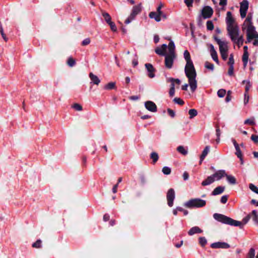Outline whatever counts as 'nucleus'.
Instances as JSON below:
<instances>
[{"label": "nucleus", "instance_id": "1", "mask_svg": "<svg viewBox=\"0 0 258 258\" xmlns=\"http://www.w3.org/2000/svg\"><path fill=\"white\" fill-rule=\"evenodd\" d=\"M183 55L184 58L186 61L184 69L185 73L188 80L189 86L192 92H194L197 88L196 71L190 59L189 52L187 50H185Z\"/></svg>", "mask_w": 258, "mask_h": 258}, {"label": "nucleus", "instance_id": "2", "mask_svg": "<svg viewBox=\"0 0 258 258\" xmlns=\"http://www.w3.org/2000/svg\"><path fill=\"white\" fill-rule=\"evenodd\" d=\"M242 30H246L247 41L250 42L252 39L254 40L253 44L258 46V33L255 30V27L252 25V15L248 14L242 26Z\"/></svg>", "mask_w": 258, "mask_h": 258}, {"label": "nucleus", "instance_id": "3", "mask_svg": "<svg viewBox=\"0 0 258 258\" xmlns=\"http://www.w3.org/2000/svg\"><path fill=\"white\" fill-rule=\"evenodd\" d=\"M227 30L232 41L241 36L240 31L235 19L233 17L231 12H227L226 17Z\"/></svg>", "mask_w": 258, "mask_h": 258}, {"label": "nucleus", "instance_id": "4", "mask_svg": "<svg viewBox=\"0 0 258 258\" xmlns=\"http://www.w3.org/2000/svg\"><path fill=\"white\" fill-rule=\"evenodd\" d=\"M175 48L174 42L171 41L168 45V53L165 55V64L166 67L168 69L172 68L173 60L176 57Z\"/></svg>", "mask_w": 258, "mask_h": 258}, {"label": "nucleus", "instance_id": "5", "mask_svg": "<svg viewBox=\"0 0 258 258\" xmlns=\"http://www.w3.org/2000/svg\"><path fill=\"white\" fill-rule=\"evenodd\" d=\"M214 218L219 222H222L225 224L233 225L235 226L242 227L243 224L240 221L233 220L229 217L224 216L222 214H215L214 215Z\"/></svg>", "mask_w": 258, "mask_h": 258}, {"label": "nucleus", "instance_id": "6", "mask_svg": "<svg viewBox=\"0 0 258 258\" xmlns=\"http://www.w3.org/2000/svg\"><path fill=\"white\" fill-rule=\"evenodd\" d=\"M206 204V201L205 200L199 198H195L190 199L186 202L184 204V206L187 208L192 209L203 207Z\"/></svg>", "mask_w": 258, "mask_h": 258}, {"label": "nucleus", "instance_id": "7", "mask_svg": "<svg viewBox=\"0 0 258 258\" xmlns=\"http://www.w3.org/2000/svg\"><path fill=\"white\" fill-rule=\"evenodd\" d=\"M142 4H139L137 5L134 6L132 10V12L130 15L128 16L127 18L125 21V23L126 24H128L130 23L134 19L136 16L139 14L142 11Z\"/></svg>", "mask_w": 258, "mask_h": 258}, {"label": "nucleus", "instance_id": "8", "mask_svg": "<svg viewBox=\"0 0 258 258\" xmlns=\"http://www.w3.org/2000/svg\"><path fill=\"white\" fill-rule=\"evenodd\" d=\"M240 14L242 18L245 17L248 8V2L247 0H243L240 4Z\"/></svg>", "mask_w": 258, "mask_h": 258}, {"label": "nucleus", "instance_id": "9", "mask_svg": "<svg viewBox=\"0 0 258 258\" xmlns=\"http://www.w3.org/2000/svg\"><path fill=\"white\" fill-rule=\"evenodd\" d=\"M175 198V191L173 189L170 188L168 190L167 194V200L168 205L171 207L173 205V201Z\"/></svg>", "mask_w": 258, "mask_h": 258}, {"label": "nucleus", "instance_id": "10", "mask_svg": "<svg viewBox=\"0 0 258 258\" xmlns=\"http://www.w3.org/2000/svg\"><path fill=\"white\" fill-rule=\"evenodd\" d=\"M202 16L204 19L210 18L213 13V10L209 6L205 7L202 10Z\"/></svg>", "mask_w": 258, "mask_h": 258}, {"label": "nucleus", "instance_id": "11", "mask_svg": "<svg viewBox=\"0 0 258 258\" xmlns=\"http://www.w3.org/2000/svg\"><path fill=\"white\" fill-rule=\"evenodd\" d=\"M215 40L219 45V50L220 52L228 51V47L227 43L226 42L222 41L217 38H216Z\"/></svg>", "mask_w": 258, "mask_h": 258}, {"label": "nucleus", "instance_id": "12", "mask_svg": "<svg viewBox=\"0 0 258 258\" xmlns=\"http://www.w3.org/2000/svg\"><path fill=\"white\" fill-rule=\"evenodd\" d=\"M211 246L213 248H228L230 247V245L226 242H217L212 243Z\"/></svg>", "mask_w": 258, "mask_h": 258}, {"label": "nucleus", "instance_id": "13", "mask_svg": "<svg viewBox=\"0 0 258 258\" xmlns=\"http://www.w3.org/2000/svg\"><path fill=\"white\" fill-rule=\"evenodd\" d=\"M145 106L146 108L150 111L154 112L157 111V106L153 102L148 101L145 102Z\"/></svg>", "mask_w": 258, "mask_h": 258}, {"label": "nucleus", "instance_id": "14", "mask_svg": "<svg viewBox=\"0 0 258 258\" xmlns=\"http://www.w3.org/2000/svg\"><path fill=\"white\" fill-rule=\"evenodd\" d=\"M215 181L219 180L223 177H224L226 175V172L225 170H219L217 171L216 173L212 175Z\"/></svg>", "mask_w": 258, "mask_h": 258}, {"label": "nucleus", "instance_id": "15", "mask_svg": "<svg viewBox=\"0 0 258 258\" xmlns=\"http://www.w3.org/2000/svg\"><path fill=\"white\" fill-rule=\"evenodd\" d=\"M168 48V46L166 44H163L160 47H157L155 49V52L160 55H165L166 54L165 53L166 49Z\"/></svg>", "mask_w": 258, "mask_h": 258}, {"label": "nucleus", "instance_id": "16", "mask_svg": "<svg viewBox=\"0 0 258 258\" xmlns=\"http://www.w3.org/2000/svg\"><path fill=\"white\" fill-rule=\"evenodd\" d=\"M145 67L149 72L148 76L149 77L153 78L155 76L154 69L153 66L150 63H146Z\"/></svg>", "mask_w": 258, "mask_h": 258}, {"label": "nucleus", "instance_id": "17", "mask_svg": "<svg viewBox=\"0 0 258 258\" xmlns=\"http://www.w3.org/2000/svg\"><path fill=\"white\" fill-rule=\"evenodd\" d=\"M210 147L209 146H207L204 148V150L202 152V153L200 156V164H201L203 162V160L205 158V157L207 155V154L210 152Z\"/></svg>", "mask_w": 258, "mask_h": 258}, {"label": "nucleus", "instance_id": "18", "mask_svg": "<svg viewBox=\"0 0 258 258\" xmlns=\"http://www.w3.org/2000/svg\"><path fill=\"white\" fill-rule=\"evenodd\" d=\"M89 77L93 84L96 85H99L100 82V80L96 75L93 74L92 73H90L89 74Z\"/></svg>", "mask_w": 258, "mask_h": 258}, {"label": "nucleus", "instance_id": "19", "mask_svg": "<svg viewBox=\"0 0 258 258\" xmlns=\"http://www.w3.org/2000/svg\"><path fill=\"white\" fill-rule=\"evenodd\" d=\"M215 180L211 175V176H208L205 180L202 182V185L203 186H206L212 183Z\"/></svg>", "mask_w": 258, "mask_h": 258}, {"label": "nucleus", "instance_id": "20", "mask_svg": "<svg viewBox=\"0 0 258 258\" xmlns=\"http://www.w3.org/2000/svg\"><path fill=\"white\" fill-rule=\"evenodd\" d=\"M202 232V230L198 227L195 226L192 227L188 232L189 235H192L195 233H200Z\"/></svg>", "mask_w": 258, "mask_h": 258}, {"label": "nucleus", "instance_id": "21", "mask_svg": "<svg viewBox=\"0 0 258 258\" xmlns=\"http://www.w3.org/2000/svg\"><path fill=\"white\" fill-rule=\"evenodd\" d=\"M225 189L224 186H218L212 192V195L214 196L217 195L222 193Z\"/></svg>", "mask_w": 258, "mask_h": 258}, {"label": "nucleus", "instance_id": "22", "mask_svg": "<svg viewBox=\"0 0 258 258\" xmlns=\"http://www.w3.org/2000/svg\"><path fill=\"white\" fill-rule=\"evenodd\" d=\"M149 17L151 19H154L157 22L161 21L160 18L157 13L152 12L149 14Z\"/></svg>", "mask_w": 258, "mask_h": 258}, {"label": "nucleus", "instance_id": "23", "mask_svg": "<svg viewBox=\"0 0 258 258\" xmlns=\"http://www.w3.org/2000/svg\"><path fill=\"white\" fill-rule=\"evenodd\" d=\"M102 15L107 24L112 21L111 18L108 13L103 12L102 13Z\"/></svg>", "mask_w": 258, "mask_h": 258}, {"label": "nucleus", "instance_id": "24", "mask_svg": "<svg viewBox=\"0 0 258 258\" xmlns=\"http://www.w3.org/2000/svg\"><path fill=\"white\" fill-rule=\"evenodd\" d=\"M251 218H252V220L254 221L256 224L258 223V214L257 212L255 210H253L252 211L250 214Z\"/></svg>", "mask_w": 258, "mask_h": 258}, {"label": "nucleus", "instance_id": "25", "mask_svg": "<svg viewBox=\"0 0 258 258\" xmlns=\"http://www.w3.org/2000/svg\"><path fill=\"white\" fill-rule=\"evenodd\" d=\"M76 60L70 56L68 58L67 63L70 67H73L76 64Z\"/></svg>", "mask_w": 258, "mask_h": 258}, {"label": "nucleus", "instance_id": "26", "mask_svg": "<svg viewBox=\"0 0 258 258\" xmlns=\"http://www.w3.org/2000/svg\"><path fill=\"white\" fill-rule=\"evenodd\" d=\"M225 176L226 177L228 181L230 184H235L236 183V179L234 176L227 175L226 173V175H225Z\"/></svg>", "mask_w": 258, "mask_h": 258}, {"label": "nucleus", "instance_id": "27", "mask_svg": "<svg viewBox=\"0 0 258 258\" xmlns=\"http://www.w3.org/2000/svg\"><path fill=\"white\" fill-rule=\"evenodd\" d=\"M244 41L243 35L239 37L236 38V40L232 41L233 42L238 44V45L240 47L241 45L243 44Z\"/></svg>", "mask_w": 258, "mask_h": 258}, {"label": "nucleus", "instance_id": "28", "mask_svg": "<svg viewBox=\"0 0 258 258\" xmlns=\"http://www.w3.org/2000/svg\"><path fill=\"white\" fill-rule=\"evenodd\" d=\"M248 60V53H243V56H242V61L243 62V65L244 67H245L247 64Z\"/></svg>", "mask_w": 258, "mask_h": 258}, {"label": "nucleus", "instance_id": "29", "mask_svg": "<svg viewBox=\"0 0 258 258\" xmlns=\"http://www.w3.org/2000/svg\"><path fill=\"white\" fill-rule=\"evenodd\" d=\"M188 114L189 115V118L191 119L197 115L198 112L195 109H191L189 110Z\"/></svg>", "mask_w": 258, "mask_h": 258}, {"label": "nucleus", "instance_id": "30", "mask_svg": "<svg viewBox=\"0 0 258 258\" xmlns=\"http://www.w3.org/2000/svg\"><path fill=\"white\" fill-rule=\"evenodd\" d=\"M177 151L181 154L185 155L187 154V150L182 146H179L177 149Z\"/></svg>", "mask_w": 258, "mask_h": 258}, {"label": "nucleus", "instance_id": "31", "mask_svg": "<svg viewBox=\"0 0 258 258\" xmlns=\"http://www.w3.org/2000/svg\"><path fill=\"white\" fill-rule=\"evenodd\" d=\"M151 158L153 159V163H156L158 160L159 156L157 153L152 152L151 154Z\"/></svg>", "mask_w": 258, "mask_h": 258}, {"label": "nucleus", "instance_id": "32", "mask_svg": "<svg viewBox=\"0 0 258 258\" xmlns=\"http://www.w3.org/2000/svg\"><path fill=\"white\" fill-rule=\"evenodd\" d=\"M115 87V83L114 82H110L106 84L104 88L107 90H111L114 89Z\"/></svg>", "mask_w": 258, "mask_h": 258}, {"label": "nucleus", "instance_id": "33", "mask_svg": "<svg viewBox=\"0 0 258 258\" xmlns=\"http://www.w3.org/2000/svg\"><path fill=\"white\" fill-rule=\"evenodd\" d=\"M162 172L165 175H169L171 172V169L167 166H164L162 168Z\"/></svg>", "mask_w": 258, "mask_h": 258}, {"label": "nucleus", "instance_id": "34", "mask_svg": "<svg viewBox=\"0 0 258 258\" xmlns=\"http://www.w3.org/2000/svg\"><path fill=\"white\" fill-rule=\"evenodd\" d=\"M205 67L206 68H207V69H209L211 71L214 70V66L213 64L211 63L208 61H206L205 62Z\"/></svg>", "mask_w": 258, "mask_h": 258}, {"label": "nucleus", "instance_id": "35", "mask_svg": "<svg viewBox=\"0 0 258 258\" xmlns=\"http://www.w3.org/2000/svg\"><path fill=\"white\" fill-rule=\"evenodd\" d=\"M207 28L209 30H213L214 29V24L213 22L211 21H208L207 22Z\"/></svg>", "mask_w": 258, "mask_h": 258}, {"label": "nucleus", "instance_id": "36", "mask_svg": "<svg viewBox=\"0 0 258 258\" xmlns=\"http://www.w3.org/2000/svg\"><path fill=\"white\" fill-rule=\"evenodd\" d=\"M32 246L34 248H38L41 246V240L40 239L37 240L35 242L32 244Z\"/></svg>", "mask_w": 258, "mask_h": 258}, {"label": "nucleus", "instance_id": "37", "mask_svg": "<svg viewBox=\"0 0 258 258\" xmlns=\"http://www.w3.org/2000/svg\"><path fill=\"white\" fill-rule=\"evenodd\" d=\"M169 95L171 97H173L175 93V84H171V88L169 90Z\"/></svg>", "mask_w": 258, "mask_h": 258}, {"label": "nucleus", "instance_id": "38", "mask_svg": "<svg viewBox=\"0 0 258 258\" xmlns=\"http://www.w3.org/2000/svg\"><path fill=\"white\" fill-rule=\"evenodd\" d=\"M108 24L109 25L110 29L112 31L116 32L117 31L116 26L114 22L111 21L110 23H108Z\"/></svg>", "mask_w": 258, "mask_h": 258}, {"label": "nucleus", "instance_id": "39", "mask_svg": "<svg viewBox=\"0 0 258 258\" xmlns=\"http://www.w3.org/2000/svg\"><path fill=\"white\" fill-rule=\"evenodd\" d=\"M72 107L77 111H81L82 110V106L78 103H75L72 105Z\"/></svg>", "mask_w": 258, "mask_h": 258}, {"label": "nucleus", "instance_id": "40", "mask_svg": "<svg viewBox=\"0 0 258 258\" xmlns=\"http://www.w3.org/2000/svg\"><path fill=\"white\" fill-rule=\"evenodd\" d=\"M169 82L171 83V84H174L175 83L179 85L180 84V81L178 79L169 78L168 80Z\"/></svg>", "mask_w": 258, "mask_h": 258}, {"label": "nucleus", "instance_id": "41", "mask_svg": "<svg viewBox=\"0 0 258 258\" xmlns=\"http://www.w3.org/2000/svg\"><path fill=\"white\" fill-rule=\"evenodd\" d=\"M211 56H212V58L213 59V60L214 61H215L217 62V63L218 64L219 60H218V58L217 52H214L211 53Z\"/></svg>", "mask_w": 258, "mask_h": 258}, {"label": "nucleus", "instance_id": "42", "mask_svg": "<svg viewBox=\"0 0 258 258\" xmlns=\"http://www.w3.org/2000/svg\"><path fill=\"white\" fill-rule=\"evenodd\" d=\"M249 188L253 191V192H255L256 194H258V188L255 186L254 184L250 183L249 185Z\"/></svg>", "mask_w": 258, "mask_h": 258}, {"label": "nucleus", "instance_id": "43", "mask_svg": "<svg viewBox=\"0 0 258 258\" xmlns=\"http://www.w3.org/2000/svg\"><path fill=\"white\" fill-rule=\"evenodd\" d=\"M217 94L219 97H223L226 94V90L220 89L218 91Z\"/></svg>", "mask_w": 258, "mask_h": 258}, {"label": "nucleus", "instance_id": "44", "mask_svg": "<svg viewBox=\"0 0 258 258\" xmlns=\"http://www.w3.org/2000/svg\"><path fill=\"white\" fill-rule=\"evenodd\" d=\"M234 63V60L233 58V55L232 54H231L229 58V61L228 62V63L230 66H233Z\"/></svg>", "mask_w": 258, "mask_h": 258}, {"label": "nucleus", "instance_id": "45", "mask_svg": "<svg viewBox=\"0 0 258 258\" xmlns=\"http://www.w3.org/2000/svg\"><path fill=\"white\" fill-rule=\"evenodd\" d=\"M255 251L253 248H251L249 251L248 258H254Z\"/></svg>", "mask_w": 258, "mask_h": 258}, {"label": "nucleus", "instance_id": "46", "mask_svg": "<svg viewBox=\"0 0 258 258\" xmlns=\"http://www.w3.org/2000/svg\"><path fill=\"white\" fill-rule=\"evenodd\" d=\"M0 33H1V34L2 35V36L3 37V39L6 41H8V38H7V37H6V35L4 33L3 27H2V26L1 25H0Z\"/></svg>", "mask_w": 258, "mask_h": 258}, {"label": "nucleus", "instance_id": "47", "mask_svg": "<svg viewBox=\"0 0 258 258\" xmlns=\"http://www.w3.org/2000/svg\"><path fill=\"white\" fill-rule=\"evenodd\" d=\"M236 149V155H237V156L241 160L242 159V153L241 152V151L240 150V148H239V147H237V148H235Z\"/></svg>", "mask_w": 258, "mask_h": 258}, {"label": "nucleus", "instance_id": "48", "mask_svg": "<svg viewBox=\"0 0 258 258\" xmlns=\"http://www.w3.org/2000/svg\"><path fill=\"white\" fill-rule=\"evenodd\" d=\"M174 102L180 105H182L184 103L183 101L180 98H175L173 100Z\"/></svg>", "mask_w": 258, "mask_h": 258}, {"label": "nucleus", "instance_id": "49", "mask_svg": "<svg viewBox=\"0 0 258 258\" xmlns=\"http://www.w3.org/2000/svg\"><path fill=\"white\" fill-rule=\"evenodd\" d=\"M200 243L202 246H204L207 243V240L205 237H200L199 238Z\"/></svg>", "mask_w": 258, "mask_h": 258}, {"label": "nucleus", "instance_id": "50", "mask_svg": "<svg viewBox=\"0 0 258 258\" xmlns=\"http://www.w3.org/2000/svg\"><path fill=\"white\" fill-rule=\"evenodd\" d=\"M244 123L253 125L255 124V122H254V119L253 118H250V119H247L245 120L244 121Z\"/></svg>", "mask_w": 258, "mask_h": 258}, {"label": "nucleus", "instance_id": "51", "mask_svg": "<svg viewBox=\"0 0 258 258\" xmlns=\"http://www.w3.org/2000/svg\"><path fill=\"white\" fill-rule=\"evenodd\" d=\"M91 41L90 38H87L85 39L82 42V44L84 46L87 45L90 43Z\"/></svg>", "mask_w": 258, "mask_h": 258}, {"label": "nucleus", "instance_id": "52", "mask_svg": "<svg viewBox=\"0 0 258 258\" xmlns=\"http://www.w3.org/2000/svg\"><path fill=\"white\" fill-rule=\"evenodd\" d=\"M184 3L188 7H192L193 0H184Z\"/></svg>", "mask_w": 258, "mask_h": 258}, {"label": "nucleus", "instance_id": "53", "mask_svg": "<svg viewBox=\"0 0 258 258\" xmlns=\"http://www.w3.org/2000/svg\"><path fill=\"white\" fill-rule=\"evenodd\" d=\"M251 139L255 143H258V136L252 135L251 136Z\"/></svg>", "mask_w": 258, "mask_h": 258}, {"label": "nucleus", "instance_id": "54", "mask_svg": "<svg viewBox=\"0 0 258 258\" xmlns=\"http://www.w3.org/2000/svg\"><path fill=\"white\" fill-rule=\"evenodd\" d=\"M221 56L224 60H226L228 57L227 51L220 52Z\"/></svg>", "mask_w": 258, "mask_h": 258}, {"label": "nucleus", "instance_id": "55", "mask_svg": "<svg viewBox=\"0 0 258 258\" xmlns=\"http://www.w3.org/2000/svg\"><path fill=\"white\" fill-rule=\"evenodd\" d=\"M228 73L229 75L232 76L234 74V68L233 66H230Z\"/></svg>", "mask_w": 258, "mask_h": 258}, {"label": "nucleus", "instance_id": "56", "mask_svg": "<svg viewBox=\"0 0 258 258\" xmlns=\"http://www.w3.org/2000/svg\"><path fill=\"white\" fill-rule=\"evenodd\" d=\"M249 101V96L247 93L244 94V104H246L248 103Z\"/></svg>", "mask_w": 258, "mask_h": 258}, {"label": "nucleus", "instance_id": "57", "mask_svg": "<svg viewBox=\"0 0 258 258\" xmlns=\"http://www.w3.org/2000/svg\"><path fill=\"white\" fill-rule=\"evenodd\" d=\"M157 13L159 15V17L160 18V19L161 18H163L164 19H166V15H165L161 11H159V12H157Z\"/></svg>", "mask_w": 258, "mask_h": 258}, {"label": "nucleus", "instance_id": "58", "mask_svg": "<svg viewBox=\"0 0 258 258\" xmlns=\"http://www.w3.org/2000/svg\"><path fill=\"white\" fill-rule=\"evenodd\" d=\"M157 13L159 15V17L160 18V19L161 18H163L164 19H166V15H165L161 11H159V12H157Z\"/></svg>", "mask_w": 258, "mask_h": 258}, {"label": "nucleus", "instance_id": "59", "mask_svg": "<svg viewBox=\"0 0 258 258\" xmlns=\"http://www.w3.org/2000/svg\"><path fill=\"white\" fill-rule=\"evenodd\" d=\"M157 13L159 15V17L160 18V19L161 18H163L164 19H166V15H165L161 11H159V12H157Z\"/></svg>", "mask_w": 258, "mask_h": 258}, {"label": "nucleus", "instance_id": "60", "mask_svg": "<svg viewBox=\"0 0 258 258\" xmlns=\"http://www.w3.org/2000/svg\"><path fill=\"white\" fill-rule=\"evenodd\" d=\"M251 218L250 214L248 215L246 217H245L243 219V222H244V224L247 223V222L249 221L250 218Z\"/></svg>", "mask_w": 258, "mask_h": 258}, {"label": "nucleus", "instance_id": "61", "mask_svg": "<svg viewBox=\"0 0 258 258\" xmlns=\"http://www.w3.org/2000/svg\"><path fill=\"white\" fill-rule=\"evenodd\" d=\"M227 197L226 196H224L221 197V202L222 203L225 204L227 202Z\"/></svg>", "mask_w": 258, "mask_h": 258}, {"label": "nucleus", "instance_id": "62", "mask_svg": "<svg viewBox=\"0 0 258 258\" xmlns=\"http://www.w3.org/2000/svg\"><path fill=\"white\" fill-rule=\"evenodd\" d=\"M227 4V0H219V5L221 6H225Z\"/></svg>", "mask_w": 258, "mask_h": 258}, {"label": "nucleus", "instance_id": "63", "mask_svg": "<svg viewBox=\"0 0 258 258\" xmlns=\"http://www.w3.org/2000/svg\"><path fill=\"white\" fill-rule=\"evenodd\" d=\"M167 111H168V112L169 114L171 117H173L175 116V113H174V112L173 110H172L170 109H168Z\"/></svg>", "mask_w": 258, "mask_h": 258}, {"label": "nucleus", "instance_id": "64", "mask_svg": "<svg viewBox=\"0 0 258 258\" xmlns=\"http://www.w3.org/2000/svg\"><path fill=\"white\" fill-rule=\"evenodd\" d=\"M183 178L184 180H187L188 178V174L186 172H184L183 174Z\"/></svg>", "mask_w": 258, "mask_h": 258}]
</instances>
